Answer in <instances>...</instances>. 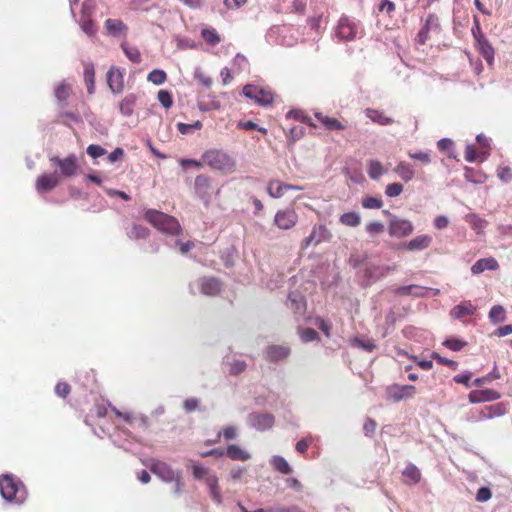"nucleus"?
Returning a JSON list of instances; mask_svg holds the SVG:
<instances>
[{
    "label": "nucleus",
    "mask_w": 512,
    "mask_h": 512,
    "mask_svg": "<svg viewBox=\"0 0 512 512\" xmlns=\"http://www.w3.org/2000/svg\"><path fill=\"white\" fill-rule=\"evenodd\" d=\"M71 392V386L64 381L58 382L55 386V393L62 398H66Z\"/></svg>",
    "instance_id": "obj_55"
},
{
    "label": "nucleus",
    "mask_w": 512,
    "mask_h": 512,
    "mask_svg": "<svg viewBox=\"0 0 512 512\" xmlns=\"http://www.w3.org/2000/svg\"><path fill=\"white\" fill-rule=\"evenodd\" d=\"M157 98L159 102L165 107L166 109H169L173 105V98L169 91L167 90H160L158 92Z\"/></svg>",
    "instance_id": "obj_50"
},
{
    "label": "nucleus",
    "mask_w": 512,
    "mask_h": 512,
    "mask_svg": "<svg viewBox=\"0 0 512 512\" xmlns=\"http://www.w3.org/2000/svg\"><path fill=\"white\" fill-rule=\"evenodd\" d=\"M499 269V263L493 257L482 258L477 260L471 267L473 274H480L485 270H497Z\"/></svg>",
    "instance_id": "obj_21"
},
{
    "label": "nucleus",
    "mask_w": 512,
    "mask_h": 512,
    "mask_svg": "<svg viewBox=\"0 0 512 512\" xmlns=\"http://www.w3.org/2000/svg\"><path fill=\"white\" fill-rule=\"evenodd\" d=\"M195 193L204 201L209 204L212 196V179L206 175H198L195 178Z\"/></svg>",
    "instance_id": "obj_9"
},
{
    "label": "nucleus",
    "mask_w": 512,
    "mask_h": 512,
    "mask_svg": "<svg viewBox=\"0 0 512 512\" xmlns=\"http://www.w3.org/2000/svg\"><path fill=\"white\" fill-rule=\"evenodd\" d=\"M443 345L452 351H460L467 345V342L461 339L450 338L446 339Z\"/></svg>",
    "instance_id": "obj_49"
},
{
    "label": "nucleus",
    "mask_w": 512,
    "mask_h": 512,
    "mask_svg": "<svg viewBox=\"0 0 512 512\" xmlns=\"http://www.w3.org/2000/svg\"><path fill=\"white\" fill-rule=\"evenodd\" d=\"M327 232V229L324 225H319L318 227L314 226L310 235L306 237L302 242L303 248H308L312 244H318L322 241L324 233Z\"/></svg>",
    "instance_id": "obj_25"
},
{
    "label": "nucleus",
    "mask_w": 512,
    "mask_h": 512,
    "mask_svg": "<svg viewBox=\"0 0 512 512\" xmlns=\"http://www.w3.org/2000/svg\"><path fill=\"white\" fill-rule=\"evenodd\" d=\"M298 222V214L292 208L278 210L274 217V224L281 230H290Z\"/></svg>",
    "instance_id": "obj_6"
},
{
    "label": "nucleus",
    "mask_w": 512,
    "mask_h": 512,
    "mask_svg": "<svg viewBox=\"0 0 512 512\" xmlns=\"http://www.w3.org/2000/svg\"><path fill=\"white\" fill-rule=\"evenodd\" d=\"M358 32V25L349 17H342L338 23L337 34L344 40H352Z\"/></svg>",
    "instance_id": "obj_13"
},
{
    "label": "nucleus",
    "mask_w": 512,
    "mask_h": 512,
    "mask_svg": "<svg viewBox=\"0 0 512 512\" xmlns=\"http://www.w3.org/2000/svg\"><path fill=\"white\" fill-rule=\"evenodd\" d=\"M377 423L371 418H367L363 425V431L366 436H372L376 430Z\"/></svg>",
    "instance_id": "obj_61"
},
{
    "label": "nucleus",
    "mask_w": 512,
    "mask_h": 512,
    "mask_svg": "<svg viewBox=\"0 0 512 512\" xmlns=\"http://www.w3.org/2000/svg\"><path fill=\"white\" fill-rule=\"evenodd\" d=\"M408 156L413 160L419 161L423 165H428L431 162L430 154L427 152H408Z\"/></svg>",
    "instance_id": "obj_51"
},
{
    "label": "nucleus",
    "mask_w": 512,
    "mask_h": 512,
    "mask_svg": "<svg viewBox=\"0 0 512 512\" xmlns=\"http://www.w3.org/2000/svg\"><path fill=\"white\" fill-rule=\"evenodd\" d=\"M506 413V406L503 403H497L483 407L476 418L477 421L492 419L503 416Z\"/></svg>",
    "instance_id": "obj_17"
},
{
    "label": "nucleus",
    "mask_w": 512,
    "mask_h": 512,
    "mask_svg": "<svg viewBox=\"0 0 512 512\" xmlns=\"http://www.w3.org/2000/svg\"><path fill=\"white\" fill-rule=\"evenodd\" d=\"M489 318L492 322L498 323L505 320V310L501 305H495L490 309Z\"/></svg>",
    "instance_id": "obj_47"
},
{
    "label": "nucleus",
    "mask_w": 512,
    "mask_h": 512,
    "mask_svg": "<svg viewBox=\"0 0 512 512\" xmlns=\"http://www.w3.org/2000/svg\"><path fill=\"white\" fill-rule=\"evenodd\" d=\"M60 183L59 176L54 174H45L38 177L36 182V188L39 192L51 191L57 187Z\"/></svg>",
    "instance_id": "obj_18"
},
{
    "label": "nucleus",
    "mask_w": 512,
    "mask_h": 512,
    "mask_svg": "<svg viewBox=\"0 0 512 512\" xmlns=\"http://www.w3.org/2000/svg\"><path fill=\"white\" fill-rule=\"evenodd\" d=\"M423 27L430 32H438L440 30V21L435 13H430L423 25Z\"/></svg>",
    "instance_id": "obj_46"
},
{
    "label": "nucleus",
    "mask_w": 512,
    "mask_h": 512,
    "mask_svg": "<svg viewBox=\"0 0 512 512\" xmlns=\"http://www.w3.org/2000/svg\"><path fill=\"white\" fill-rule=\"evenodd\" d=\"M249 423L255 429L264 431L274 425V416L269 413H253L249 415Z\"/></svg>",
    "instance_id": "obj_15"
},
{
    "label": "nucleus",
    "mask_w": 512,
    "mask_h": 512,
    "mask_svg": "<svg viewBox=\"0 0 512 512\" xmlns=\"http://www.w3.org/2000/svg\"><path fill=\"white\" fill-rule=\"evenodd\" d=\"M403 192V185L400 183L388 184L385 188V194L388 197H397Z\"/></svg>",
    "instance_id": "obj_52"
},
{
    "label": "nucleus",
    "mask_w": 512,
    "mask_h": 512,
    "mask_svg": "<svg viewBox=\"0 0 512 512\" xmlns=\"http://www.w3.org/2000/svg\"><path fill=\"white\" fill-rule=\"evenodd\" d=\"M386 172L382 163L378 160H370L367 164L368 176L373 180H378Z\"/></svg>",
    "instance_id": "obj_35"
},
{
    "label": "nucleus",
    "mask_w": 512,
    "mask_h": 512,
    "mask_svg": "<svg viewBox=\"0 0 512 512\" xmlns=\"http://www.w3.org/2000/svg\"><path fill=\"white\" fill-rule=\"evenodd\" d=\"M300 337L303 342H312L319 338L318 333L312 328L301 329Z\"/></svg>",
    "instance_id": "obj_54"
},
{
    "label": "nucleus",
    "mask_w": 512,
    "mask_h": 512,
    "mask_svg": "<svg viewBox=\"0 0 512 512\" xmlns=\"http://www.w3.org/2000/svg\"><path fill=\"white\" fill-rule=\"evenodd\" d=\"M203 163L214 171L230 174L236 171V160L220 149H209L202 154Z\"/></svg>",
    "instance_id": "obj_1"
},
{
    "label": "nucleus",
    "mask_w": 512,
    "mask_h": 512,
    "mask_svg": "<svg viewBox=\"0 0 512 512\" xmlns=\"http://www.w3.org/2000/svg\"><path fill=\"white\" fill-rule=\"evenodd\" d=\"M144 219L163 233L170 235H178L180 233L181 227L178 220L161 211L148 209L144 214Z\"/></svg>",
    "instance_id": "obj_2"
},
{
    "label": "nucleus",
    "mask_w": 512,
    "mask_h": 512,
    "mask_svg": "<svg viewBox=\"0 0 512 512\" xmlns=\"http://www.w3.org/2000/svg\"><path fill=\"white\" fill-rule=\"evenodd\" d=\"M432 243V237L430 235H419L403 246L409 251H421L428 248Z\"/></svg>",
    "instance_id": "obj_20"
},
{
    "label": "nucleus",
    "mask_w": 512,
    "mask_h": 512,
    "mask_svg": "<svg viewBox=\"0 0 512 512\" xmlns=\"http://www.w3.org/2000/svg\"><path fill=\"white\" fill-rule=\"evenodd\" d=\"M147 80L155 85H161L166 82L167 74L164 70L154 69L148 74Z\"/></svg>",
    "instance_id": "obj_42"
},
{
    "label": "nucleus",
    "mask_w": 512,
    "mask_h": 512,
    "mask_svg": "<svg viewBox=\"0 0 512 512\" xmlns=\"http://www.w3.org/2000/svg\"><path fill=\"white\" fill-rule=\"evenodd\" d=\"M472 378V372H465L464 374L456 375L453 380L458 384H463L466 387L470 386V380Z\"/></svg>",
    "instance_id": "obj_64"
},
{
    "label": "nucleus",
    "mask_w": 512,
    "mask_h": 512,
    "mask_svg": "<svg viewBox=\"0 0 512 512\" xmlns=\"http://www.w3.org/2000/svg\"><path fill=\"white\" fill-rule=\"evenodd\" d=\"M354 343L357 347H359L367 352H372L373 350L376 349V344L371 339H368V340L355 339Z\"/></svg>",
    "instance_id": "obj_57"
},
{
    "label": "nucleus",
    "mask_w": 512,
    "mask_h": 512,
    "mask_svg": "<svg viewBox=\"0 0 512 512\" xmlns=\"http://www.w3.org/2000/svg\"><path fill=\"white\" fill-rule=\"evenodd\" d=\"M497 175L504 182H510L512 180V170L508 166L499 167Z\"/></svg>",
    "instance_id": "obj_59"
},
{
    "label": "nucleus",
    "mask_w": 512,
    "mask_h": 512,
    "mask_svg": "<svg viewBox=\"0 0 512 512\" xmlns=\"http://www.w3.org/2000/svg\"><path fill=\"white\" fill-rule=\"evenodd\" d=\"M395 267L391 266H370L365 270V276L372 281H376L382 277L387 276L391 271H393Z\"/></svg>",
    "instance_id": "obj_24"
},
{
    "label": "nucleus",
    "mask_w": 512,
    "mask_h": 512,
    "mask_svg": "<svg viewBox=\"0 0 512 512\" xmlns=\"http://www.w3.org/2000/svg\"><path fill=\"white\" fill-rule=\"evenodd\" d=\"M395 4L390 0H382L379 5V11L391 15L395 11Z\"/></svg>",
    "instance_id": "obj_63"
},
{
    "label": "nucleus",
    "mask_w": 512,
    "mask_h": 512,
    "mask_svg": "<svg viewBox=\"0 0 512 512\" xmlns=\"http://www.w3.org/2000/svg\"><path fill=\"white\" fill-rule=\"evenodd\" d=\"M290 348L285 345H269L265 350V357L270 362L286 359L290 355Z\"/></svg>",
    "instance_id": "obj_16"
},
{
    "label": "nucleus",
    "mask_w": 512,
    "mask_h": 512,
    "mask_svg": "<svg viewBox=\"0 0 512 512\" xmlns=\"http://www.w3.org/2000/svg\"><path fill=\"white\" fill-rule=\"evenodd\" d=\"M341 224L349 227H356L361 222V217L356 212H346L339 218Z\"/></svg>",
    "instance_id": "obj_38"
},
{
    "label": "nucleus",
    "mask_w": 512,
    "mask_h": 512,
    "mask_svg": "<svg viewBox=\"0 0 512 512\" xmlns=\"http://www.w3.org/2000/svg\"><path fill=\"white\" fill-rule=\"evenodd\" d=\"M362 206L366 209H380L383 201L380 198L368 196L362 199Z\"/></svg>",
    "instance_id": "obj_48"
},
{
    "label": "nucleus",
    "mask_w": 512,
    "mask_h": 512,
    "mask_svg": "<svg viewBox=\"0 0 512 512\" xmlns=\"http://www.w3.org/2000/svg\"><path fill=\"white\" fill-rule=\"evenodd\" d=\"M0 493L5 500L16 504L23 503L27 498L22 482L11 475L0 476Z\"/></svg>",
    "instance_id": "obj_3"
},
{
    "label": "nucleus",
    "mask_w": 512,
    "mask_h": 512,
    "mask_svg": "<svg viewBox=\"0 0 512 512\" xmlns=\"http://www.w3.org/2000/svg\"><path fill=\"white\" fill-rule=\"evenodd\" d=\"M413 229V224L409 220L398 217H393L388 226L389 234L396 238L409 236Z\"/></svg>",
    "instance_id": "obj_8"
},
{
    "label": "nucleus",
    "mask_w": 512,
    "mask_h": 512,
    "mask_svg": "<svg viewBox=\"0 0 512 512\" xmlns=\"http://www.w3.org/2000/svg\"><path fill=\"white\" fill-rule=\"evenodd\" d=\"M121 48L126 57L133 63H140L142 60L141 53L137 47L128 46L126 43L121 44Z\"/></svg>",
    "instance_id": "obj_41"
},
{
    "label": "nucleus",
    "mask_w": 512,
    "mask_h": 512,
    "mask_svg": "<svg viewBox=\"0 0 512 512\" xmlns=\"http://www.w3.org/2000/svg\"><path fill=\"white\" fill-rule=\"evenodd\" d=\"M289 190L300 191L302 188L297 185L284 183L280 180H270L267 185V193L272 198H281Z\"/></svg>",
    "instance_id": "obj_12"
},
{
    "label": "nucleus",
    "mask_w": 512,
    "mask_h": 512,
    "mask_svg": "<svg viewBox=\"0 0 512 512\" xmlns=\"http://www.w3.org/2000/svg\"><path fill=\"white\" fill-rule=\"evenodd\" d=\"M52 161L58 165L60 174L63 177L71 178L78 174L79 164L75 154H71L66 158L56 156L52 158Z\"/></svg>",
    "instance_id": "obj_7"
},
{
    "label": "nucleus",
    "mask_w": 512,
    "mask_h": 512,
    "mask_svg": "<svg viewBox=\"0 0 512 512\" xmlns=\"http://www.w3.org/2000/svg\"><path fill=\"white\" fill-rule=\"evenodd\" d=\"M399 295H415V296H423V288L417 285H407L398 287L396 290Z\"/></svg>",
    "instance_id": "obj_45"
},
{
    "label": "nucleus",
    "mask_w": 512,
    "mask_h": 512,
    "mask_svg": "<svg viewBox=\"0 0 512 512\" xmlns=\"http://www.w3.org/2000/svg\"><path fill=\"white\" fill-rule=\"evenodd\" d=\"M221 290V283L214 277H204L200 280L201 293L208 296H215Z\"/></svg>",
    "instance_id": "obj_19"
},
{
    "label": "nucleus",
    "mask_w": 512,
    "mask_h": 512,
    "mask_svg": "<svg viewBox=\"0 0 512 512\" xmlns=\"http://www.w3.org/2000/svg\"><path fill=\"white\" fill-rule=\"evenodd\" d=\"M475 311L476 307L470 301H465L454 306L450 311V315L453 318L461 319L466 316L473 315Z\"/></svg>",
    "instance_id": "obj_22"
},
{
    "label": "nucleus",
    "mask_w": 512,
    "mask_h": 512,
    "mask_svg": "<svg viewBox=\"0 0 512 512\" xmlns=\"http://www.w3.org/2000/svg\"><path fill=\"white\" fill-rule=\"evenodd\" d=\"M189 467L191 468L193 477L196 480L206 481V477L215 476L214 474H210L209 470L202 465L192 463Z\"/></svg>",
    "instance_id": "obj_44"
},
{
    "label": "nucleus",
    "mask_w": 512,
    "mask_h": 512,
    "mask_svg": "<svg viewBox=\"0 0 512 512\" xmlns=\"http://www.w3.org/2000/svg\"><path fill=\"white\" fill-rule=\"evenodd\" d=\"M107 84L114 94H120L124 90V69L112 66L107 72Z\"/></svg>",
    "instance_id": "obj_10"
},
{
    "label": "nucleus",
    "mask_w": 512,
    "mask_h": 512,
    "mask_svg": "<svg viewBox=\"0 0 512 512\" xmlns=\"http://www.w3.org/2000/svg\"><path fill=\"white\" fill-rule=\"evenodd\" d=\"M72 92V88L67 83H61L57 86L55 89V96L60 102H66L67 99L70 97Z\"/></svg>",
    "instance_id": "obj_43"
},
{
    "label": "nucleus",
    "mask_w": 512,
    "mask_h": 512,
    "mask_svg": "<svg viewBox=\"0 0 512 512\" xmlns=\"http://www.w3.org/2000/svg\"><path fill=\"white\" fill-rule=\"evenodd\" d=\"M84 80L87 86V92L93 94L95 90V69L91 62L84 65Z\"/></svg>",
    "instance_id": "obj_34"
},
{
    "label": "nucleus",
    "mask_w": 512,
    "mask_h": 512,
    "mask_svg": "<svg viewBox=\"0 0 512 512\" xmlns=\"http://www.w3.org/2000/svg\"><path fill=\"white\" fill-rule=\"evenodd\" d=\"M365 115L374 123H377L382 126L391 125L394 123V120L391 117L385 115L383 111L367 108L365 110Z\"/></svg>",
    "instance_id": "obj_23"
},
{
    "label": "nucleus",
    "mask_w": 512,
    "mask_h": 512,
    "mask_svg": "<svg viewBox=\"0 0 512 512\" xmlns=\"http://www.w3.org/2000/svg\"><path fill=\"white\" fill-rule=\"evenodd\" d=\"M492 497V492L488 487H481L476 494L478 502H486Z\"/></svg>",
    "instance_id": "obj_60"
},
{
    "label": "nucleus",
    "mask_w": 512,
    "mask_h": 512,
    "mask_svg": "<svg viewBox=\"0 0 512 512\" xmlns=\"http://www.w3.org/2000/svg\"><path fill=\"white\" fill-rule=\"evenodd\" d=\"M271 465L276 471L282 474L287 475L292 472L290 465L282 456H274L271 460Z\"/></svg>",
    "instance_id": "obj_37"
},
{
    "label": "nucleus",
    "mask_w": 512,
    "mask_h": 512,
    "mask_svg": "<svg viewBox=\"0 0 512 512\" xmlns=\"http://www.w3.org/2000/svg\"><path fill=\"white\" fill-rule=\"evenodd\" d=\"M500 393L494 389L473 390L468 394L470 403H483L498 400Z\"/></svg>",
    "instance_id": "obj_14"
},
{
    "label": "nucleus",
    "mask_w": 512,
    "mask_h": 512,
    "mask_svg": "<svg viewBox=\"0 0 512 512\" xmlns=\"http://www.w3.org/2000/svg\"><path fill=\"white\" fill-rule=\"evenodd\" d=\"M86 151L92 158H98L106 154V150L103 147L95 144L89 145Z\"/></svg>",
    "instance_id": "obj_58"
},
{
    "label": "nucleus",
    "mask_w": 512,
    "mask_h": 512,
    "mask_svg": "<svg viewBox=\"0 0 512 512\" xmlns=\"http://www.w3.org/2000/svg\"><path fill=\"white\" fill-rule=\"evenodd\" d=\"M243 94L254 100L257 104L267 106L273 103L274 95L270 90L260 88L256 85H245L243 88Z\"/></svg>",
    "instance_id": "obj_5"
},
{
    "label": "nucleus",
    "mask_w": 512,
    "mask_h": 512,
    "mask_svg": "<svg viewBox=\"0 0 512 512\" xmlns=\"http://www.w3.org/2000/svg\"><path fill=\"white\" fill-rule=\"evenodd\" d=\"M402 475L404 483L408 485L416 484L421 479L420 470L413 464H408L404 469Z\"/></svg>",
    "instance_id": "obj_31"
},
{
    "label": "nucleus",
    "mask_w": 512,
    "mask_h": 512,
    "mask_svg": "<svg viewBox=\"0 0 512 512\" xmlns=\"http://www.w3.org/2000/svg\"><path fill=\"white\" fill-rule=\"evenodd\" d=\"M315 118L328 130H344L346 126L338 119L323 115L322 113H315Z\"/></svg>",
    "instance_id": "obj_27"
},
{
    "label": "nucleus",
    "mask_w": 512,
    "mask_h": 512,
    "mask_svg": "<svg viewBox=\"0 0 512 512\" xmlns=\"http://www.w3.org/2000/svg\"><path fill=\"white\" fill-rule=\"evenodd\" d=\"M247 365L245 361L242 360H234L229 364V373L231 375H238L245 371Z\"/></svg>",
    "instance_id": "obj_53"
},
{
    "label": "nucleus",
    "mask_w": 512,
    "mask_h": 512,
    "mask_svg": "<svg viewBox=\"0 0 512 512\" xmlns=\"http://www.w3.org/2000/svg\"><path fill=\"white\" fill-rule=\"evenodd\" d=\"M394 172L405 182L411 181L415 176L414 168L405 161H400L394 168Z\"/></svg>",
    "instance_id": "obj_28"
},
{
    "label": "nucleus",
    "mask_w": 512,
    "mask_h": 512,
    "mask_svg": "<svg viewBox=\"0 0 512 512\" xmlns=\"http://www.w3.org/2000/svg\"><path fill=\"white\" fill-rule=\"evenodd\" d=\"M81 28L89 36H93L97 32L96 25L91 19H83L81 22Z\"/></svg>",
    "instance_id": "obj_56"
},
{
    "label": "nucleus",
    "mask_w": 512,
    "mask_h": 512,
    "mask_svg": "<svg viewBox=\"0 0 512 512\" xmlns=\"http://www.w3.org/2000/svg\"><path fill=\"white\" fill-rule=\"evenodd\" d=\"M151 471L165 482H175V493L179 494L182 490L181 473L174 471L167 463L155 461L150 467Z\"/></svg>",
    "instance_id": "obj_4"
},
{
    "label": "nucleus",
    "mask_w": 512,
    "mask_h": 512,
    "mask_svg": "<svg viewBox=\"0 0 512 512\" xmlns=\"http://www.w3.org/2000/svg\"><path fill=\"white\" fill-rule=\"evenodd\" d=\"M389 397L395 401L412 398L416 393V388L413 385H398L393 384L387 388Z\"/></svg>",
    "instance_id": "obj_11"
},
{
    "label": "nucleus",
    "mask_w": 512,
    "mask_h": 512,
    "mask_svg": "<svg viewBox=\"0 0 512 512\" xmlns=\"http://www.w3.org/2000/svg\"><path fill=\"white\" fill-rule=\"evenodd\" d=\"M112 411L114 412L115 416L117 418L123 419L128 424H133L134 422H138L140 426L143 428L148 427V419L147 417H140L137 419L132 413L130 412H121L116 407H112Z\"/></svg>",
    "instance_id": "obj_32"
},
{
    "label": "nucleus",
    "mask_w": 512,
    "mask_h": 512,
    "mask_svg": "<svg viewBox=\"0 0 512 512\" xmlns=\"http://www.w3.org/2000/svg\"><path fill=\"white\" fill-rule=\"evenodd\" d=\"M366 231L370 234H379L384 231V225L381 222H370L366 225Z\"/></svg>",
    "instance_id": "obj_62"
},
{
    "label": "nucleus",
    "mask_w": 512,
    "mask_h": 512,
    "mask_svg": "<svg viewBox=\"0 0 512 512\" xmlns=\"http://www.w3.org/2000/svg\"><path fill=\"white\" fill-rule=\"evenodd\" d=\"M206 484L210 489V494H211L212 499L216 503L220 504L222 502V496H221L220 489L218 486L217 476L215 475V476L206 477Z\"/></svg>",
    "instance_id": "obj_36"
},
{
    "label": "nucleus",
    "mask_w": 512,
    "mask_h": 512,
    "mask_svg": "<svg viewBox=\"0 0 512 512\" xmlns=\"http://www.w3.org/2000/svg\"><path fill=\"white\" fill-rule=\"evenodd\" d=\"M105 29L107 30L108 34L112 36H118L120 34L126 35L127 32V26L120 19H107L105 21Z\"/></svg>",
    "instance_id": "obj_26"
},
{
    "label": "nucleus",
    "mask_w": 512,
    "mask_h": 512,
    "mask_svg": "<svg viewBox=\"0 0 512 512\" xmlns=\"http://www.w3.org/2000/svg\"><path fill=\"white\" fill-rule=\"evenodd\" d=\"M127 235L132 240L145 239L149 236V230L145 226L134 224Z\"/></svg>",
    "instance_id": "obj_40"
},
{
    "label": "nucleus",
    "mask_w": 512,
    "mask_h": 512,
    "mask_svg": "<svg viewBox=\"0 0 512 512\" xmlns=\"http://www.w3.org/2000/svg\"><path fill=\"white\" fill-rule=\"evenodd\" d=\"M226 455L234 461H247L251 458L249 452L242 449L240 446L236 444L228 445L226 449Z\"/></svg>",
    "instance_id": "obj_29"
},
{
    "label": "nucleus",
    "mask_w": 512,
    "mask_h": 512,
    "mask_svg": "<svg viewBox=\"0 0 512 512\" xmlns=\"http://www.w3.org/2000/svg\"><path fill=\"white\" fill-rule=\"evenodd\" d=\"M477 48L488 64H492L494 60V48L489 41L484 38L476 42Z\"/></svg>",
    "instance_id": "obj_33"
},
{
    "label": "nucleus",
    "mask_w": 512,
    "mask_h": 512,
    "mask_svg": "<svg viewBox=\"0 0 512 512\" xmlns=\"http://www.w3.org/2000/svg\"><path fill=\"white\" fill-rule=\"evenodd\" d=\"M136 101L137 97L135 94L126 95L119 104L120 113L125 117L131 116L134 112Z\"/></svg>",
    "instance_id": "obj_30"
},
{
    "label": "nucleus",
    "mask_w": 512,
    "mask_h": 512,
    "mask_svg": "<svg viewBox=\"0 0 512 512\" xmlns=\"http://www.w3.org/2000/svg\"><path fill=\"white\" fill-rule=\"evenodd\" d=\"M201 36L204 41L211 46H215L221 41L219 34L214 28H204L201 31Z\"/></svg>",
    "instance_id": "obj_39"
}]
</instances>
